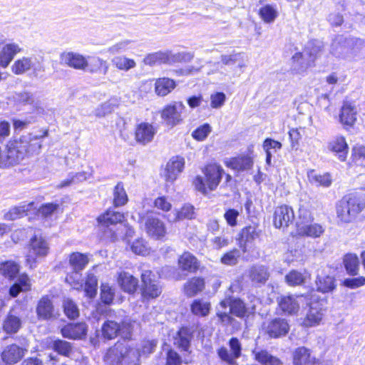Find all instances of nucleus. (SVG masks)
<instances>
[{
  "mask_svg": "<svg viewBox=\"0 0 365 365\" xmlns=\"http://www.w3.org/2000/svg\"><path fill=\"white\" fill-rule=\"evenodd\" d=\"M61 63L78 70L88 71L91 73L101 71L107 74L109 65L108 62L99 57H88V59L83 55L74 52H65L61 55Z\"/></svg>",
  "mask_w": 365,
  "mask_h": 365,
  "instance_id": "f257e3e1",
  "label": "nucleus"
},
{
  "mask_svg": "<svg viewBox=\"0 0 365 365\" xmlns=\"http://www.w3.org/2000/svg\"><path fill=\"white\" fill-rule=\"evenodd\" d=\"M140 356L139 351L128 343L117 341L107 350L104 361L110 365H140Z\"/></svg>",
  "mask_w": 365,
  "mask_h": 365,
  "instance_id": "f03ea898",
  "label": "nucleus"
},
{
  "mask_svg": "<svg viewBox=\"0 0 365 365\" xmlns=\"http://www.w3.org/2000/svg\"><path fill=\"white\" fill-rule=\"evenodd\" d=\"M365 208V195L349 194L336 205V217L341 223H349Z\"/></svg>",
  "mask_w": 365,
  "mask_h": 365,
  "instance_id": "7ed1b4c3",
  "label": "nucleus"
},
{
  "mask_svg": "<svg viewBox=\"0 0 365 365\" xmlns=\"http://www.w3.org/2000/svg\"><path fill=\"white\" fill-rule=\"evenodd\" d=\"M205 179L197 175L193 181L195 187L203 194L208 191L215 190L221 181L224 173L223 168L218 164L210 163L206 165L202 170Z\"/></svg>",
  "mask_w": 365,
  "mask_h": 365,
  "instance_id": "20e7f679",
  "label": "nucleus"
},
{
  "mask_svg": "<svg viewBox=\"0 0 365 365\" xmlns=\"http://www.w3.org/2000/svg\"><path fill=\"white\" fill-rule=\"evenodd\" d=\"M48 130H45L42 135H34L31 133L21 136L19 138L15 139L16 142L23 153L24 158L37 155L41 152L42 148L41 139L48 136Z\"/></svg>",
  "mask_w": 365,
  "mask_h": 365,
  "instance_id": "39448f33",
  "label": "nucleus"
},
{
  "mask_svg": "<svg viewBox=\"0 0 365 365\" xmlns=\"http://www.w3.org/2000/svg\"><path fill=\"white\" fill-rule=\"evenodd\" d=\"M49 252L48 242L41 236L35 235L30 240L29 252L26 256L27 262L32 267L38 259L45 257Z\"/></svg>",
  "mask_w": 365,
  "mask_h": 365,
  "instance_id": "423d86ee",
  "label": "nucleus"
},
{
  "mask_svg": "<svg viewBox=\"0 0 365 365\" xmlns=\"http://www.w3.org/2000/svg\"><path fill=\"white\" fill-rule=\"evenodd\" d=\"M11 100L19 106H30L32 112L41 113L43 112L42 103L33 93L28 91L15 92L11 97Z\"/></svg>",
  "mask_w": 365,
  "mask_h": 365,
  "instance_id": "0eeeda50",
  "label": "nucleus"
},
{
  "mask_svg": "<svg viewBox=\"0 0 365 365\" xmlns=\"http://www.w3.org/2000/svg\"><path fill=\"white\" fill-rule=\"evenodd\" d=\"M185 106L182 101H176L166 106L161 112V118L169 126H175L183 120L182 114Z\"/></svg>",
  "mask_w": 365,
  "mask_h": 365,
  "instance_id": "6e6552de",
  "label": "nucleus"
},
{
  "mask_svg": "<svg viewBox=\"0 0 365 365\" xmlns=\"http://www.w3.org/2000/svg\"><path fill=\"white\" fill-rule=\"evenodd\" d=\"M11 70L16 75H22L30 70H33L34 73L38 71H43V67L37 62V59L33 56H24L14 61L11 66Z\"/></svg>",
  "mask_w": 365,
  "mask_h": 365,
  "instance_id": "1a4fd4ad",
  "label": "nucleus"
},
{
  "mask_svg": "<svg viewBox=\"0 0 365 365\" xmlns=\"http://www.w3.org/2000/svg\"><path fill=\"white\" fill-rule=\"evenodd\" d=\"M22 312L23 309L21 306L13 307L3 324V329L8 334L16 333L22 324Z\"/></svg>",
  "mask_w": 365,
  "mask_h": 365,
  "instance_id": "9d476101",
  "label": "nucleus"
},
{
  "mask_svg": "<svg viewBox=\"0 0 365 365\" xmlns=\"http://www.w3.org/2000/svg\"><path fill=\"white\" fill-rule=\"evenodd\" d=\"M29 345L22 346L13 344L5 347L1 353V359L6 364H13L20 361L28 351Z\"/></svg>",
  "mask_w": 365,
  "mask_h": 365,
  "instance_id": "9b49d317",
  "label": "nucleus"
},
{
  "mask_svg": "<svg viewBox=\"0 0 365 365\" xmlns=\"http://www.w3.org/2000/svg\"><path fill=\"white\" fill-rule=\"evenodd\" d=\"M294 214L292 208L288 205H281L275 208L273 225L276 228L287 227L292 222Z\"/></svg>",
  "mask_w": 365,
  "mask_h": 365,
  "instance_id": "f8f14e48",
  "label": "nucleus"
},
{
  "mask_svg": "<svg viewBox=\"0 0 365 365\" xmlns=\"http://www.w3.org/2000/svg\"><path fill=\"white\" fill-rule=\"evenodd\" d=\"M152 272L145 270L141 274L143 282V295L148 299L158 297L162 292L158 283L151 278Z\"/></svg>",
  "mask_w": 365,
  "mask_h": 365,
  "instance_id": "ddd939ff",
  "label": "nucleus"
},
{
  "mask_svg": "<svg viewBox=\"0 0 365 365\" xmlns=\"http://www.w3.org/2000/svg\"><path fill=\"white\" fill-rule=\"evenodd\" d=\"M305 297L302 295L282 296L278 299V304L280 309L285 314H294L299 309L300 304L304 301Z\"/></svg>",
  "mask_w": 365,
  "mask_h": 365,
  "instance_id": "4468645a",
  "label": "nucleus"
},
{
  "mask_svg": "<svg viewBox=\"0 0 365 365\" xmlns=\"http://www.w3.org/2000/svg\"><path fill=\"white\" fill-rule=\"evenodd\" d=\"M157 128L153 124L143 122L138 124L135 130V140L143 145H146L154 139Z\"/></svg>",
  "mask_w": 365,
  "mask_h": 365,
  "instance_id": "2eb2a0df",
  "label": "nucleus"
},
{
  "mask_svg": "<svg viewBox=\"0 0 365 365\" xmlns=\"http://www.w3.org/2000/svg\"><path fill=\"white\" fill-rule=\"evenodd\" d=\"M257 302L258 299L253 297V300L250 302V304H246L241 299H235L231 302H228L229 311L238 317H243L255 311L256 303Z\"/></svg>",
  "mask_w": 365,
  "mask_h": 365,
  "instance_id": "dca6fc26",
  "label": "nucleus"
},
{
  "mask_svg": "<svg viewBox=\"0 0 365 365\" xmlns=\"http://www.w3.org/2000/svg\"><path fill=\"white\" fill-rule=\"evenodd\" d=\"M324 315V311L319 303H312L306 316L302 319V325L304 327L318 326Z\"/></svg>",
  "mask_w": 365,
  "mask_h": 365,
  "instance_id": "f3484780",
  "label": "nucleus"
},
{
  "mask_svg": "<svg viewBox=\"0 0 365 365\" xmlns=\"http://www.w3.org/2000/svg\"><path fill=\"white\" fill-rule=\"evenodd\" d=\"M145 227L148 235L155 239H160L166 234V228L163 222L152 215H148L146 217Z\"/></svg>",
  "mask_w": 365,
  "mask_h": 365,
  "instance_id": "a211bd4d",
  "label": "nucleus"
},
{
  "mask_svg": "<svg viewBox=\"0 0 365 365\" xmlns=\"http://www.w3.org/2000/svg\"><path fill=\"white\" fill-rule=\"evenodd\" d=\"M327 148L329 151L334 153L340 161L344 162L346 160L349 146L344 136L337 135L333 138L328 143Z\"/></svg>",
  "mask_w": 365,
  "mask_h": 365,
  "instance_id": "6ab92c4d",
  "label": "nucleus"
},
{
  "mask_svg": "<svg viewBox=\"0 0 365 365\" xmlns=\"http://www.w3.org/2000/svg\"><path fill=\"white\" fill-rule=\"evenodd\" d=\"M260 236V230L257 227L250 225L243 228L240 233L239 246L243 252H246L253 241Z\"/></svg>",
  "mask_w": 365,
  "mask_h": 365,
  "instance_id": "aec40b11",
  "label": "nucleus"
},
{
  "mask_svg": "<svg viewBox=\"0 0 365 365\" xmlns=\"http://www.w3.org/2000/svg\"><path fill=\"white\" fill-rule=\"evenodd\" d=\"M289 329L287 322L280 318L270 321L265 327L266 333L272 338H277L285 335Z\"/></svg>",
  "mask_w": 365,
  "mask_h": 365,
  "instance_id": "412c9836",
  "label": "nucleus"
},
{
  "mask_svg": "<svg viewBox=\"0 0 365 365\" xmlns=\"http://www.w3.org/2000/svg\"><path fill=\"white\" fill-rule=\"evenodd\" d=\"M185 165L183 158L176 156L172 158L166 165L165 177L168 181H174L182 171Z\"/></svg>",
  "mask_w": 365,
  "mask_h": 365,
  "instance_id": "4be33fe9",
  "label": "nucleus"
},
{
  "mask_svg": "<svg viewBox=\"0 0 365 365\" xmlns=\"http://www.w3.org/2000/svg\"><path fill=\"white\" fill-rule=\"evenodd\" d=\"M87 326L85 323H71L64 326L61 329V334L63 337L71 339H81L86 336Z\"/></svg>",
  "mask_w": 365,
  "mask_h": 365,
  "instance_id": "5701e85b",
  "label": "nucleus"
},
{
  "mask_svg": "<svg viewBox=\"0 0 365 365\" xmlns=\"http://www.w3.org/2000/svg\"><path fill=\"white\" fill-rule=\"evenodd\" d=\"M21 48L16 43H7L0 51V66L6 68L13 60L14 56L21 52Z\"/></svg>",
  "mask_w": 365,
  "mask_h": 365,
  "instance_id": "b1692460",
  "label": "nucleus"
},
{
  "mask_svg": "<svg viewBox=\"0 0 365 365\" xmlns=\"http://www.w3.org/2000/svg\"><path fill=\"white\" fill-rule=\"evenodd\" d=\"M192 338V331L187 327L181 328L174 336V344L182 351H187Z\"/></svg>",
  "mask_w": 365,
  "mask_h": 365,
  "instance_id": "393cba45",
  "label": "nucleus"
},
{
  "mask_svg": "<svg viewBox=\"0 0 365 365\" xmlns=\"http://www.w3.org/2000/svg\"><path fill=\"white\" fill-rule=\"evenodd\" d=\"M194 215L193 206L190 205H185L180 209V210H174L165 215V217L170 222H175L178 220H182L185 219H192L194 217Z\"/></svg>",
  "mask_w": 365,
  "mask_h": 365,
  "instance_id": "a878e982",
  "label": "nucleus"
},
{
  "mask_svg": "<svg viewBox=\"0 0 365 365\" xmlns=\"http://www.w3.org/2000/svg\"><path fill=\"white\" fill-rule=\"evenodd\" d=\"M356 106L351 103L345 102L341 110L340 121L344 125H353L356 120Z\"/></svg>",
  "mask_w": 365,
  "mask_h": 365,
  "instance_id": "bb28decb",
  "label": "nucleus"
},
{
  "mask_svg": "<svg viewBox=\"0 0 365 365\" xmlns=\"http://www.w3.org/2000/svg\"><path fill=\"white\" fill-rule=\"evenodd\" d=\"M53 310L52 302L48 297H43L39 300L36 307V313L40 319H51L53 316Z\"/></svg>",
  "mask_w": 365,
  "mask_h": 365,
  "instance_id": "cd10ccee",
  "label": "nucleus"
},
{
  "mask_svg": "<svg viewBox=\"0 0 365 365\" xmlns=\"http://www.w3.org/2000/svg\"><path fill=\"white\" fill-rule=\"evenodd\" d=\"M252 354L255 359L262 365H282V362L277 357L271 355L267 350L255 349Z\"/></svg>",
  "mask_w": 365,
  "mask_h": 365,
  "instance_id": "c85d7f7f",
  "label": "nucleus"
},
{
  "mask_svg": "<svg viewBox=\"0 0 365 365\" xmlns=\"http://www.w3.org/2000/svg\"><path fill=\"white\" fill-rule=\"evenodd\" d=\"M227 167L235 170H245L252 168V159L249 156H240L230 158L225 162Z\"/></svg>",
  "mask_w": 365,
  "mask_h": 365,
  "instance_id": "c756f323",
  "label": "nucleus"
},
{
  "mask_svg": "<svg viewBox=\"0 0 365 365\" xmlns=\"http://www.w3.org/2000/svg\"><path fill=\"white\" fill-rule=\"evenodd\" d=\"M113 66L119 71L128 72L136 67L137 63L133 58L127 57L125 55L114 56L111 59Z\"/></svg>",
  "mask_w": 365,
  "mask_h": 365,
  "instance_id": "7c9ffc66",
  "label": "nucleus"
},
{
  "mask_svg": "<svg viewBox=\"0 0 365 365\" xmlns=\"http://www.w3.org/2000/svg\"><path fill=\"white\" fill-rule=\"evenodd\" d=\"M269 277L267 268L262 265L253 266L249 270V277L255 284H264Z\"/></svg>",
  "mask_w": 365,
  "mask_h": 365,
  "instance_id": "2f4dec72",
  "label": "nucleus"
},
{
  "mask_svg": "<svg viewBox=\"0 0 365 365\" xmlns=\"http://www.w3.org/2000/svg\"><path fill=\"white\" fill-rule=\"evenodd\" d=\"M118 284L127 292L131 293L136 290L138 280L128 272H120L118 276Z\"/></svg>",
  "mask_w": 365,
  "mask_h": 365,
  "instance_id": "473e14b6",
  "label": "nucleus"
},
{
  "mask_svg": "<svg viewBox=\"0 0 365 365\" xmlns=\"http://www.w3.org/2000/svg\"><path fill=\"white\" fill-rule=\"evenodd\" d=\"M176 86L175 82L168 78H160L155 83V91L157 95L165 96L170 93Z\"/></svg>",
  "mask_w": 365,
  "mask_h": 365,
  "instance_id": "72a5a7b5",
  "label": "nucleus"
},
{
  "mask_svg": "<svg viewBox=\"0 0 365 365\" xmlns=\"http://www.w3.org/2000/svg\"><path fill=\"white\" fill-rule=\"evenodd\" d=\"M293 363L294 365H309L313 363L310 351L304 347H299L293 353Z\"/></svg>",
  "mask_w": 365,
  "mask_h": 365,
  "instance_id": "f704fd0d",
  "label": "nucleus"
},
{
  "mask_svg": "<svg viewBox=\"0 0 365 365\" xmlns=\"http://www.w3.org/2000/svg\"><path fill=\"white\" fill-rule=\"evenodd\" d=\"M89 259L85 254L80 252H73L70 255L69 264L72 267L74 272H79L83 270L88 264Z\"/></svg>",
  "mask_w": 365,
  "mask_h": 365,
  "instance_id": "c9c22d12",
  "label": "nucleus"
},
{
  "mask_svg": "<svg viewBox=\"0 0 365 365\" xmlns=\"http://www.w3.org/2000/svg\"><path fill=\"white\" fill-rule=\"evenodd\" d=\"M306 53L307 51L304 48L302 52H297L292 56V59L294 69L303 71L314 63L312 58L308 55L307 56Z\"/></svg>",
  "mask_w": 365,
  "mask_h": 365,
  "instance_id": "e433bc0d",
  "label": "nucleus"
},
{
  "mask_svg": "<svg viewBox=\"0 0 365 365\" xmlns=\"http://www.w3.org/2000/svg\"><path fill=\"white\" fill-rule=\"evenodd\" d=\"M205 287L204 280L199 277L192 278L184 285V292L187 297H193L202 291Z\"/></svg>",
  "mask_w": 365,
  "mask_h": 365,
  "instance_id": "4c0bfd02",
  "label": "nucleus"
},
{
  "mask_svg": "<svg viewBox=\"0 0 365 365\" xmlns=\"http://www.w3.org/2000/svg\"><path fill=\"white\" fill-rule=\"evenodd\" d=\"M313 220L314 217L310 211L309 205L307 203L301 204L298 210L296 220L297 230L299 228L300 224L305 225L307 223H311Z\"/></svg>",
  "mask_w": 365,
  "mask_h": 365,
  "instance_id": "58836bf2",
  "label": "nucleus"
},
{
  "mask_svg": "<svg viewBox=\"0 0 365 365\" xmlns=\"http://www.w3.org/2000/svg\"><path fill=\"white\" fill-rule=\"evenodd\" d=\"M343 264L350 275H356L359 272V261L356 255L352 253L346 254L343 258Z\"/></svg>",
  "mask_w": 365,
  "mask_h": 365,
  "instance_id": "ea45409f",
  "label": "nucleus"
},
{
  "mask_svg": "<svg viewBox=\"0 0 365 365\" xmlns=\"http://www.w3.org/2000/svg\"><path fill=\"white\" fill-rule=\"evenodd\" d=\"M297 230L299 235L311 237H318L324 232V229L320 225L312 223L305 225L300 224L299 228Z\"/></svg>",
  "mask_w": 365,
  "mask_h": 365,
  "instance_id": "a19ab883",
  "label": "nucleus"
},
{
  "mask_svg": "<svg viewBox=\"0 0 365 365\" xmlns=\"http://www.w3.org/2000/svg\"><path fill=\"white\" fill-rule=\"evenodd\" d=\"M180 267L189 272L195 271L198 267V262L195 256L190 252L183 253L178 259Z\"/></svg>",
  "mask_w": 365,
  "mask_h": 365,
  "instance_id": "79ce46f5",
  "label": "nucleus"
},
{
  "mask_svg": "<svg viewBox=\"0 0 365 365\" xmlns=\"http://www.w3.org/2000/svg\"><path fill=\"white\" fill-rule=\"evenodd\" d=\"M123 220L124 215L123 213L113 210H108L105 214L98 217L99 222L105 226L121 222Z\"/></svg>",
  "mask_w": 365,
  "mask_h": 365,
  "instance_id": "37998d69",
  "label": "nucleus"
},
{
  "mask_svg": "<svg viewBox=\"0 0 365 365\" xmlns=\"http://www.w3.org/2000/svg\"><path fill=\"white\" fill-rule=\"evenodd\" d=\"M317 290L322 293L332 292L335 287V279L331 276H318L316 281Z\"/></svg>",
  "mask_w": 365,
  "mask_h": 365,
  "instance_id": "c03bdc74",
  "label": "nucleus"
},
{
  "mask_svg": "<svg viewBox=\"0 0 365 365\" xmlns=\"http://www.w3.org/2000/svg\"><path fill=\"white\" fill-rule=\"evenodd\" d=\"M34 202L24 204L21 206L14 207L11 208L7 213L5 214L4 218L7 220H15L26 215L27 212L30 210L33 206Z\"/></svg>",
  "mask_w": 365,
  "mask_h": 365,
  "instance_id": "a18cd8bd",
  "label": "nucleus"
},
{
  "mask_svg": "<svg viewBox=\"0 0 365 365\" xmlns=\"http://www.w3.org/2000/svg\"><path fill=\"white\" fill-rule=\"evenodd\" d=\"M19 271V266L15 262L7 261L0 264V273L6 278H14Z\"/></svg>",
  "mask_w": 365,
  "mask_h": 365,
  "instance_id": "49530a36",
  "label": "nucleus"
},
{
  "mask_svg": "<svg viewBox=\"0 0 365 365\" xmlns=\"http://www.w3.org/2000/svg\"><path fill=\"white\" fill-rule=\"evenodd\" d=\"M120 324L114 321H107L102 326V334L104 338L112 339L119 334Z\"/></svg>",
  "mask_w": 365,
  "mask_h": 365,
  "instance_id": "de8ad7c7",
  "label": "nucleus"
},
{
  "mask_svg": "<svg viewBox=\"0 0 365 365\" xmlns=\"http://www.w3.org/2000/svg\"><path fill=\"white\" fill-rule=\"evenodd\" d=\"M210 309V304L202 299H196L191 304V312L193 314L205 317L207 316Z\"/></svg>",
  "mask_w": 365,
  "mask_h": 365,
  "instance_id": "09e8293b",
  "label": "nucleus"
},
{
  "mask_svg": "<svg viewBox=\"0 0 365 365\" xmlns=\"http://www.w3.org/2000/svg\"><path fill=\"white\" fill-rule=\"evenodd\" d=\"M128 195L122 182H118L113 190V203L115 206H122L127 203Z\"/></svg>",
  "mask_w": 365,
  "mask_h": 365,
  "instance_id": "8fccbe9b",
  "label": "nucleus"
},
{
  "mask_svg": "<svg viewBox=\"0 0 365 365\" xmlns=\"http://www.w3.org/2000/svg\"><path fill=\"white\" fill-rule=\"evenodd\" d=\"M168 52H155L147 55L144 58V63L146 65L153 66L157 63H168Z\"/></svg>",
  "mask_w": 365,
  "mask_h": 365,
  "instance_id": "3c124183",
  "label": "nucleus"
},
{
  "mask_svg": "<svg viewBox=\"0 0 365 365\" xmlns=\"http://www.w3.org/2000/svg\"><path fill=\"white\" fill-rule=\"evenodd\" d=\"M277 9L272 5H265L260 8L259 15L265 23L273 22L277 16Z\"/></svg>",
  "mask_w": 365,
  "mask_h": 365,
  "instance_id": "603ef678",
  "label": "nucleus"
},
{
  "mask_svg": "<svg viewBox=\"0 0 365 365\" xmlns=\"http://www.w3.org/2000/svg\"><path fill=\"white\" fill-rule=\"evenodd\" d=\"M306 278V272L302 273L296 270L289 272L285 277L287 283L290 286L302 285L305 282Z\"/></svg>",
  "mask_w": 365,
  "mask_h": 365,
  "instance_id": "864d4df0",
  "label": "nucleus"
},
{
  "mask_svg": "<svg viewBox=\"0 0 365 365\" xmlns=\"http://www.w3.org/2000/svg\"><path fill=\"white\" fill-rule=\"evenodd\" d=\"M51 347L59 354L68 356L72 351V346L71 343L61 339L53 341Z\"/></svg>",
  "mask_w": 365,
  "mask_h": 365,
  "instance_id": "5fc2aeb1",
  "label": "nucleus"
},
{
  "mask_svg": "<svg viewBox=\"0 0 365 365\" xmlns=\"http://www.w3.org/2000/svg\"><path fill=\"white\" fill-rule=\"evenodd\" d=\"M322 48V43L317 41H309L304 47V49L307 51L306 55H308L313 62H314L316 58L319 56Z\"/></svg>",
  "mask_w": 365,
  "mask_h": 365,
  "instance_id": "6e6d98bb",
  "label": "nucleus"
},
{
  "mask_svg": "<svg viewBox=\"0 0 365 365\" xmlns=\"http://www.w3.org/2000/svg\"><path fill=\"white\" fill-rule=\"evenodd\" d=\"M138 326V324L135 321L125 319L120 325L119 334L123 339H129L131 338V334L133 330Z\"/></svg>",
  "mask_w": 365,
  "mask_h": 365,
  "instance_id": "4d7b16f0",
  "label": "nucleus"
},
{
  "mask_svg": "<svg viewBox=\"0 0 365 365\" xmlns=\"http://www.w3.org/2000/svg\"><path fill=\"white\" fill-rule=\"evenodd\" d=\"M65 314L69 319H76L79 316V309L76 304L71 299H65L63 302Z\"/></svg>",
  "mask_w": 365,
  "mask_h": 365,
  "instance_id": "13d9d810",
  "label": "nucleus"
},
{
  "mask_svg": "<svg viewBox=\"0 0 365 365\" xmlns=\"http://www.w3.org/2000/svg\"><path fill=\"white\" fill-rule=\"evenodd\" d=\"M217 315L220 319L221 322L225 324H228L231 323L232 318L229 315V307H228V301L222 300L220 302V304L217 307Z\"/></svg>",
  "mask_w": 365,
  "mask_h": 365,
  "instance_id": "bf43d9fd",
  "label": "nucleus"
},
{
  "mask_svg": "<svg viewBox=\"0 0 365 365\" xmlns=\"http://www.w3.org/2000/svg\"><path fill=\"white\" fill-rule=\"evenodd\" d=\"M97 279L91 273H88L85 283V292L86 295L92 298L96 294Z\"/></svg>",
  "mask_w": 365,
  "mask_h": 365,
  "instance_id": "052dcab7",
  "label": "nucleus"
},
{
  "mask_svg": "<svg viewBox=\"0 0 365 365\" xmlns=\"http://www.w3.org/2000/svg\"><path fill=\"white\" fill-rule=\"evenodd\" d=\"M211 132L212 127L208 123H205L192 133V137L197 141H203Z\"/></svg>",
  "mask_w": 365,
  "mask_h": 365,
  "instance_id": "680f3d73",
  "label": "nucleus"
},
{
  "mask_svg": "<svg viewBox=\"0 0 365 365\" xmlns=\"http://www.w3.org/2000/svg\"><path fill=\"white\" fill-rule=\"evenodd\" d=\"M240 257V252L237 249H234L232 250H230L227 252H226L222 257H221V262L225 265H235L237 262L238 259Z\"/></svg>",
  "mask_w": 365,
  "mask_h": 365,
  "instance_id": "e2e57ef3",
  "label": "nucleus"
},
{
  "mask_svg": "<svg viewBox=\"0 0 365 365\" xmlns=\"http://www.w3.org/2000/svg\"><path fill=\"white\" fill-rule=\"evenodd\" d=\"M194 56L191 53L182 52L173 54L168 53V63H174L178 62H188L193 58Z\"/></svg>",
  "mask_w": 365,
  "mask_h": 365,
  "instance_id": "0e129e2a",
  "label": "nucleus"
},
{
  "mask_svg": "<svg viewBox=\"0 0 365 365\" xmlns=\"http://www.w3.org/2000/svg\"><path fill=\"white\" fill-rule=\"evenodd\" d=\"M130 249L136 255H145L149 253V250L142 239H138L133 242Z\"/></svg>",
  "mask_w": 365,
  "mask_h": 365,
  "instance_id": "69168bd1",
  "label": "nucleus"
},
{
  "mask_svg": "<svg viewBox=\"0 0 365 365\" xmlns=\"http://www.w3.org/2000/svg\"><path fill=\"white\" fill-rule=\"evenodd\" d=\"M101 297L103 303L110 304L114 297V290L107 284H103L101 287Z\"/></svg>",
  "mask_w": 365,
  "mask_h": 365,
  "instance_id": "338daca9",
  "label": "nucleus"
},
{
  "mask_svg": "<svg viewBox=\"0 0 365 365\" xmlns=\"http://www.w3.org/2000/svg\"><path fill=\"white\" fill-rule=\"evenodd\" d=\"M130 43V41L129 40L119 41L108 48V52L111 55L121 53L128 50Z\"/></svg>",
  "mask_w": 365,
  "mask_h": 365,
  "instance_id": "774afa93",
  "label": "nucleus"
}]
</instances>
